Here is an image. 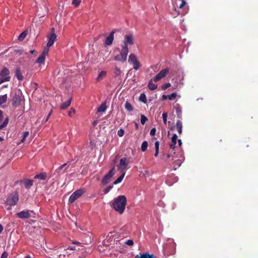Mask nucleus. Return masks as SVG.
I'll return each instance as SVG.
<instances>
[{"instance_id":"obj_1","label":"nucleus","mask_w":258,"mask_h":258,"mask_svg":"<svg viewBox=\"0 0 258 258\" xmlns=\"http://www.w3.org/2000/svg\"><path fill=\"white\" fill-rule=\"evenodd\" d=\"M126 202L127 200L124 196H119L114 200L112 207L116 211L121 214L124 211Z\"/></svg>"},{"instance_id":"obj_2","label":"nucleus","mask_w":258,"mask_h":258,"mask_svg":"<svg viewBox=\"0 0 258 258\" xmlns=\"http://www.w3.org/2000/svg\"><path fill=\"white\" fill-rule=\"evenodd\" d=\"M128 53V46H126V45H122L120 54L115 56L114 59L118 61L124 62L126 60Z\"/></svg>"},{"instance_id":"obj_3","label":"nucleus","mask_w":258,"mask_h":258,"mask_svg":"<svg viewBox=\"0 0 258 258\" xmlns=\"http://www.w3.org/2000/svg\"><path fill=\"white\" fill-rule=\"evenodd\" d=\"M19 201V195L17 192H13L10 194L5 202L7 205L13 206L17 204Z\"/></svg>"},{"instance_id":"obj_4","label":"nucleus","mask_w":258,"mask_h":258,"mask_svg":"<svg viewBox=\"0 0 258 258\" xmlns=\"http://www.w3.org/2000/svg\"><path fill=\"white\" fill-rule=\"evenodd\" d=\"M10 71L8 68L4 67L0 72V85L6 82H9L11 77Z\"/></svg>"},{"instance_id":"obj_5","label":"nucleus","mask_w":258,"mask_h":258,"mask_svg":"<svg viewBox=\"0 0 258 258\" xmlns=\"http://www.w3.org/2000/svg\"><path fill=\"white\" fill-rule=\"evenodd\" d=\"M85 192L83 188H80L73 192L70 197L69 202L70 204L73 203L77 199L81 197Z\"/></svg>"},{"instance_id":"obj_6","label":"nucleus","mask_w":258,"mask_h":258,"mask_svg":"<svg viewBox=\"0 0 258 258\" xmlns=\"http://www.w3.org/2000/svg\"><path fill=\"white\" fill-rule=\"evenodd\" d=\"M128 61L130 63L133 64V68L135 70H138L141 67L139 61L138 60L137 56L134 53L130 54Z\"/></svg>"},{"instance_id":"obj_7","label":"nucleus","mask_w":258,"mask_h":258,"mask_svg":"<svg viewBox=\"0 0 258 258\" xmlns=\"http://www.w3.org/2000/svg\"><path fill=\"white\" fill-rule=\"evenodd\" d=\"M56 35L55 34V29L54 28H52L51 29L50 34L47 36L48 42L46 48H49V47L53 44L54 42L56 39Z\"/></svg>"},{"instance_id":"obj_8","label":"nucleus","mask_w":258,"mask_h":258,"mask_svg":"<svg viewBox=\"0 0 258 258\" xmlns=\"http://www.w3.org/2000/svg\"><path fill=\"white\" fill-rule=\"evenodd\" d=\"M114 168L113 167L112 169H111L107 174H106L104 177L103 178L102 180V184L103 185H106L108 184L109 181H110V179L111 177L114 175Z\"/></svg>"},{"instance_id":"obj_9","label":"nucleus","mask_w":258,"mask_h":258,"mask_svg":"<svg viewBox=\"0 0 258 258\" xmlns=\"http://www.w3.org/2000/svg\"><path fill=\"white\" fill-rule=\"evenodd\" d=\"M169 73V69H165L161 70L157 75L153 78V81L157 82L163 78Z\"/></svg>"},{"instance_id":"obj_10","label":"nucleus","mask_w":258,"mask_h":258,"mask_svg":"<svg viewBox=\"0 0 258 258\" xmlns=\"http://www.w3.org/2000/svg\"><path fill=\"white\" fill-rule=\"evenodd\" d=\"M12 105L15 107H17L20 105L22 101V96L20 94L15 93L12 98Z\"/></svg>"},{"instance_id":"obj_11","label":"nucleus","mask_w":258,"mask_h":258,"mask_svg":"<svg viewBox=\"0 0 258 258\" xmlns=\"http://www.w3.org/2000/svg\"><path fill=\"white\" fill-rule=\"evenodd\" d=\"M49 48H44L42 52L38 57L36 62L40 64L43 63L45 60L46 55L48 53Z\"/></svg>"},{"instance_id":"obj_12","label":"nucleus","mask_w":258,"mask_h":258,"mask_svg":"<svg viewBox=\"0 0 258 258\" xmlns=\"http://www.w3.org/2000/svg\"><path fill=\"white\" fill-rule=\"evenodd\" d=\"M127 165V159L126 158H122L120 159L119 164L117 166L118 169L122 172H125Z\"/></svg>"},{"instance_id":"obj_13","label":"nucleus","mask_w":258,"mask_h":258,"mask_svg":"<svg viewBox=\"0 0 258 258\" xmlns=\"http://www.w3.org/2000/svg\"><path fill=\"white\" fill-rule=\"evenodd\" d=\"M16 215L18 218L21 219H28L31 217V214L29 210H23L17 213Z\"/></svg>"},{"instance_id":"obj_14","label":"nucleus","mask_w":258,"mask_h":258,"mask_svg":"<svg viewBox=\"0 0 258 258\" xmlns=\"http://www.w3.org/2000/svg\"><path fill=\"white\" fill-rule=\"evenodd\" d=\"M134 44V37L132 34L125 35L124 36V44L123 45L127 46V45Z\"/></svg>"},{"instance_id":"obj_15","label":"nucleus","mask_w":258,"mask_h":258,"mask_svg":"<svg viewBox=\"0 0 258 258\" xmlns=\"http://www.w3.org/2000/svg\"><path fill=\"white\" fill-rule=\"evenodd\" d=\"M114 33L115 31L114 30L112 31L109 36L106 38L105 40V44L106 45H110L112 44L114 39Z\"/></svg>"},{"instance_id":"obj_16","label":"nucleus","mask_w":258,"mask_h":258,"mask_svg":"<svg viewBox=\"0 0 258 258\" xmlns=\"http://www.w3.org/2000/svg\"><path fill=\"white\" fill-rule=\"evenodd\" d=\"M177 139V136L176 134H174L171 138V143L170 144V148L174 149L175 147Z\"/></svg>"},{"instance_id":"obj_17","label":"nucleus","mask_w":258,"mask_h":258,"mask_svg":"<svg viewBox=\"0 0 258 258\" xmlns=\"http://www.w3.org/2000/svg\"><path fill=\"white\" fill-rule=\"evenodd\" d=\"M15 76L19 81H22L24 77L21 72L20 68H17L15 71Z\"/></svg>"},{"instance_id":"obj_18","label":"nucleus","mask_w":258,"mask_h":258,"mask_svg":"<svg viewBox=\"0 0 258 258\" xmlns=\"http://www.w3.org/2000/svg\"><path fill=\"white\" fill-rule=\"evenodd\" d=\"M153 81H153V78L151 79L149 81V83H148V85L149 89L150 90H152V91L155 90L157 88V85L156 84H154L153 83Z\"/></svg>"},{"instance_id":"obj_19","label":"nucleus","mask_w":258,"mask_h":258,"mask_svg":"<svg viewBox=\"0 0 258 258\" xmlns=\"http://www.w3.org/2000/svg\"><path fill=\"white\" fill-rule=\"evenodd\" d=\"M176 127L179 135L182 133V123L180 120H177L176 123Z\"/></svg>"},{"instance_id":"obj_20","label":"nucleus","mask_w":258,"mask_h":258,"mask_svg":"<svg viewBox=\"0 0 258 258\" xmlns=\"http://www.w3.org/2000/svg\"><path fill=\"white\" fill-rule=\"evenodd\" d=\"M47 174L45 172H41L34 176L35 179H38L40 180H45L46 178Z\"/></svg>"},{"instance_id":"obj_21","label":"nucleus","mask_w":258,"mask_h":258,"mask_svg":"<svg viewBox=\"0 0 258 258\" xmlns=\"http://www.w3.org/2000/svg\"><path fill=\"white\" fill-rule=\"evenodd\" d=\"M72 98H69L66 102L63 103L60 106V109H64L68 108L71 104Z\"/></svg>"},{"instance_id":"obj_22","label":"nucleus","mask_w":258,"mask_h":258,"mask_svg":"<svg viewBox=\"0 0 258 258\" xmlns=\"http://www.w3.org/2000/svg\"><path fill=\"white\" fill-rule=\"evenodd\" d=\"M33 183V180L31 179H27L24 181V185L25 187L29 189Z\"/></svg>"},{"instance_id":"obj_23","label":"nucleus","mask_w":258,"mask_h":258,"mask_svg":"<svg viewBox=\"0 0 258 258\" xmlns=\"http://www.w3.org/2000/svg\"><path fill=\"white\" fill-rule=\"evenodd\" d=\"M107 107L105 103L101 104L97 109L98 112H104L106 110Z\"/></svg>"},{"instance_id":"obj_24","label":"nucleus","mask_w":258,"mask_h":258,"mask_svg":"<svg viewBox=\"0 0 258 258\" xmlns=\"http://www.w3.org/2000/svg\"><path fill=\"white\" fill-rule=\"evenodd\" d=\"M125 172H122V174L119 176L114 182H113V184H117L120 182H121V181L122 180L123 177H124V175H125Z\"/></svg>"},{"instance_id":"obj_25","label":"nucleus","mask_w":258,"mask_h":258,"mask_svg":"<svg viewBox=\"0 0 258 258\" xmlns=\"http://www.w3.org/2000/svg\"><path fill=\"white\" fill-rule=\"evenodd\" d=\"M106 75V72L105 71H101L99 74L98 75V77L96 78V81L98 82L100 81L104 77H105Z\"/></svg>"},{"instance_id":"obj_26","label":"nucleus","mask_w":258,"mask_h":258,"mask_svg":"<svg viewBox=\"0 0 258 258\" xmlns=\"http://www.w3.org/2000/svg\"><path fill=\"white\" fill-rule=\"evenodd\" d=\"M125 109L128 111H133L134 110V108L131 105V104L128 101H126L124 105Z\"/></svg>"},{"instance_id":"obj_27","label":"nucleus","mask_w":258,"mask_h":258,"mask_svg":"<svg viewBox=\"0 0 258 258\" xmlns=\"http://www.w3.org/2000/svg\"><path fill=\"white\" fill-rule=\"evenodd\" d=\"M148 146V143L147 141H144L142 143V145H141V151L142 152L146 151L147 150Z\"/></svg>"},{"instance_id":"obj_28","label":"nucleus","mask_w":258,"mask_h":258,"mask_svg":"<svg viewBox=\"0 0 258 258\" xmlns=\"http://www.w3.org/2000/svg\"><path fill=\"white\" fill-rule=\"evenodd\" d=\"M121 74V71L120 70V69L119 68L117 67L116 66H115L114 72V74L115 75V77H118V76H120Z\"/></svg>"},{"instance_id":"obj_29","label":"nucleus","mask_w":258,"mask_h":258,"mask_svg":"<svg viewBox=\"0 0 258 258\" xmlns=\"http://www.w3.org/2000/svg\"><path fill=\"white\" fill-rule=\"evenodd\" d=\"M67 165V163H64L63 164L60 166L55 170V173L60 174L62 169Z\"/></svg>"},{"instance_id":"obj_30","label":"nucleus","mask_w":258,"mask_h":258,"mask_svg":"<svg viewBox=\"0 0 258 258\" xmlns=\"http://www.w3.org/2000/svg\"><path fill=\"white\" fill-rule=\"evenodd\" d=\"M139 100L144 103H147L146 96L144 93L141 94L139 97Z\"/></svg>"},{"instance_id":"obj_31","label":"nucleus","mask_w":258,"mask_h":258,"mask_svg":"<svg viewBox=\"0 0 258 258\" xmlns=\"http://www.w3.org/2000/svg\"><path fill=\"white\" fill-rule=\"evenodd\" d=\"M7 95L5 94L0 96V105L5 103L7 100Z\"/></svg>"},{"instance_id":"obj_32","label":"nucleus","mask_w":258,"mask_h":258,"mask_svg":"<svg viewBox=\"0 0 258 258\" xmlns=\"http://www.w3.org/2000/svg\"><path fill=\"white\" fill-rule=\"evenodd\" d=\"M155 153L154 156L157 157L159 153V142L158 141H156L155 143Z\"/></svg>"},{"instance_id":"obj_33","label":"nucleus","mask_w":258,"mask_h":258,"mask_svg":"<svg viewBox=\"0 0 258 258\" xmlns=\"http://www.w3.org/2000/svg\"><path fill=\"white\" fill-rule=\"evenodd\" d=\"M27 34V31H24V32L21 33L20 34V35L19 36L18 39L20 41H22L26 37Z\"/></svg>"},{"instance_id":"obj_34","label":"nucleus","mask_w":258,"mask_h":258,"mask_svg":"<svg viewBox=\"0 0 258 258\" xmlns=\"http://www.w3.org/2000/svg\"><path fill=\"white\" fill-rule=\"evenodd\" d=\"M9 119L8 117L5 118L3 123H2L1 124H0V130H2V128H4L8 125V122H9Z\"/></svg>"},{"instance_id":"obj_35","label":"nucleus","mask_w":258,"mask_h":258,"mask_svg":"<svg viewBox=\"0 0 258 258\" xmlns=\"http://www.w3.org/2000/svg\"><path fill=\"white\" fill-rule=\"evenodd\" d=\"M29 135V133L28 131L25 132L23 133V138L21 139V142L24 143L26 140V139L28 137Z\"/></svg>"},{"instance_id":"obj_36","label":"nucleus","mask_w":258,"mask_h":258,"mask_svg":"<svg viewBox=\"0 0 258 258\" xmlns=\"http://www.w3.org/2000/svg\"><path fill=\"white\" fill-rule=\"evenodd\" d=\"M69 254L68 253V251H67V249H64L63 251V253L61 254H59L58 255L59 257H60V258H67V255H68Z\"/></svg>"},{"instance_id":"obj_37","label":"nucleus","mask_w":258,"mask_h":258,"mask_svg":"<svg viewBox=\"0 0 258 258\" xmlns=\"http://www.w3.org/2000/svg\"><path fill=\"white\" fill-rule=\"evenodd\" d=\"M147 120H148V118L146 116H145L144 115L142 114L141 116V124L144 125Z\"/></svg>"},{"instance_id":"obj_38","label":"nucleus","mask_w":258,"mask_h":258,"mask_svg":"<svg viewBox=\"0 0 258 258\" xmlns=\"http://www.w3.org/2000/svg\"><path fill=\"white\" fill-rule=\"evenodd\" d=\"M81 2V0H73L72 4L75 7H78Z\"/></svg>"},{"instance_id":"obj_39","label":"nucleus","mask_w":258,"mask_h":258,"mask_svg":"<svg viewBox=\"0 0 258 258\" xmlns=\"http://www.w3.org/2000/svg\"><path fill=\"white\" fill-rule=\"evenodd\" d=\"M162 117H163V122L165 124H166L167 123V112H163L162 114Z\"/></svg>"},{"instance_id":"obj_40","label":"nucleus","mask_w":258,"mask_h":258,"mask_svg":"<svg viewBox=\"0 0 258 258\" xmlns=\"http://www.w3.org/2000/svg\"><path fill=\"white\" fill-rule=\"evenodd\" d=\"M140 258H154L153 254H149L147 253H144L142 254Z\"/></svg>"},{"instance_id":"obj_41","label":"nucleus","mask_w":258,"mask_h":258,"mask_svg":"<svg viewBox=\"0 0 258 258\" xmlns=\"http://www.w3.org/2000/svg\"><path fill=\"white\" fill-rule=\"evenodd\" d=\"M177 96V94L175 93H173L170 95H168V98L170 100H172L174 99Z\"/></svg>"},{"instance_id":"obj_42","label":"nucleus","mask_w":258,"mask_h":258,"mask_svg":"<svg viewBox=\"0 0 258 258\" xmlns=\"http://www.w3.org/2000/svg\"><path fill=\"white\" fill-rule=\"evenodd\" d=\"M124 134V131L123 129L120 128L117 131V135L119 137H122Z\"/></svg>"},{"instance_id":"obj_43","label":"nucleus","mask_w":258,"mask_h":258,"mask_svg":"<svg viewBox=\"0 0 258 258\" xmlns=\"http://www.w3.org/2000/svg\"><path fill=\"white\" fill-rule=\"evenodd\" d=\"M170 86H171L170 83H166V84H163L162 86V89L163 90H166V89H167L168 88H169Z\"/></svg>"},{"instance_id":"obj_44","label":"nucleus","mask_w":258,"mask_h":258,"mask_svg":"<svg viewBox=\"0 0 258 258\" xmlns=\"http://www.w3.org/2000/svg\"><path fill=\"white\" fill-rule=\"evenodd\" d=\"M156 129L155 127L152 128L150 131V134L151 136H153L155 135Z\"/></svg>"},{"instance_id":"obj_45","label":"nucleus","mask_w":258,"mask_h":258,"mask_svg":"<svg viewBox=\"0 0 258 258\" xmlns=\"http://www.w3.org/2000/svg\"><path fill=\"white\" fill-rule=\"evenodd\" d=\"M174 164L177 165V167H174V170H176L177 167H179L181 165V163L178 160H176L175 161Z\"/></svg>"},{"instance_id":"obj_46","label":"nucleus","mask_w":258,"mask_h":258,"mask_svg":"<svg viewBox=\"0 0 258 258\" xmlns=\"http://www.w3.org/2000/svg\"><path fill=\"white\" fill-rule=\"evenodd\" d=\"M8 252H6V251H4V252L2 253V255H1V258H7V257H8Z\"/></svg>"},{"instance_id":"obj_47","label":"nucleus","mask_w":258,"mask_h":258,"mask_svg":"<svg viewBox=\"0 0 258 258\" xmlns=\"http://www.w3.org/2000/svg\"><path fill=\"white\" fill-rule=\"evenodd\" d=\"M75 112H76L75 109L72 108H71V110L68 112V115L69 116H72V113H75Z\"/></svg>"},{"instance_id":"obj_48","label":"nucleus","mask_w":258,"mask_h":258,"mask_svg":"<svg viewBox=\"0 0 258 258\" xmlns=\"http://www.w3.org/2000/svg\"><path fill=\"white\" fill-rule=\"evenodd\" d=\"M177 117L179 118L181 117V109H177L176 110Z\"/></svg>"},{"instance_id":"obj_49","label":"nucleus","mask_w":258,"mask_h":258,"mask_svg":"<svg viewBox=\"0 0 258 258\" xmlns=\"http://www.w3.org/2000/svg\"><path fill=\"white\" fill-rule=\"evenodd\" d=\"M112 188V186H109L104 189V192L105 194L108 192L109 190Z\"/></svg>"},{"instance_id":"obj_50","label":"nucleus","mask_w":258,"mask_h":258,"mask_svg":"<svg viewBox=\"0 0 258 258\" xmlns=\"http://www.w3.org/2000/svg\"><path fill=\"white\" fill-rule=\"evenodd\" d=\"M126 244L128 245H132L134 244V242L132 240H128L126 241Z\"/></svg>"},{"instance_id":"obj_51","label":"nucleus","mask_w":258,"mask_h":258,"mask_svg":"<svg viewBox=\"0 0 258 258\" xmlns=\"http://www.w3.org/2000/svg\"><path fill=\"white\" fill-rule=\"evenodd\" d=\"M186 4V2L184 0H182L181 4L180 5L179 8L180 9L182 8Z\"/></svg>"},{"instance_id":"obj_52","label":"nucleus","mask_w":258,"mask_h":258,"mask_svg":"<svg viewBox=\"0 0 258 258\" xmlns=\"http://www.w3.org/2000/svg\"><path fill=\"white\" fill-rule=\"evenodd\" d=\"M168 98V96L165 95H163L162 96V100H165Z\"/></svg>"},{"instance_id":"obj_53","label":"nucleus","mask_w":258,"mask_h":258,"mask_svg":"<svg viewBox=\"0 0 258 258\" xmlns=\"http://www.w3.org/2000/svg\"><path fill=\"white\" fill-rule=\"evenodd\" d=\"M51 112H52V110H51V111L49 112V113L47 115V118H46L45 121H47L48 120L49 117L50 116V115L51 114Z\"/></svg>"},{"instance_id":"obj_54","label":"nucleus","mask_w":258,"mask_h":258,"mask_svg":"<svg viewBox=\"0 0 258 258\" xmlns=\"http://www.w3.org/2000/svg\"><path fill=\"white\" fill-rule=\"evenodd\" d=\"M101 36H105V34H101V35H99L98 37H97L95 38V39H96V40H98V39H99V37H101Z\"/></svg>"},{"instance_id":"obj_55","label":"nucleus","mask_w":258,"mask_h":258,"mask_svg":"<svg viewBox=\"0 0 258 258\" xmlns=\"http://www.w3.org/2000/svg\"><path fill=\"white\" fill-rule=\"evenodd\" d=\"M178 145L179 146H181V145L182 144L181 140H178Z\"/></svg>"},{"instance_id":"obj_56","label":"nucleus","mask_w":258,"mask_h":258,"mask_svg":"<svg viewBox=\"0 0 258 258\" xmlns=\"http://www.w3.org/2000/svg\"><path fill=\"white\" fill-rule=\"evenodd\" d=\"M3 227L1 224H0V233L3 231Z\"/></svg>"},{"instance_id":"obj_57","label":"nucleus","mask_w":258,"mask_h":258,"mask_svg":"<svg viewBox=\"0 0 258 258\" xmlns=\"http://www.w3.org/2000/svg\"><path fill=\"white\" fill-rule=\"evenodd\" d=\"M0 117H3V111L0 109Z\"/></svg>"},{"instance_id":"obj_58","label":"nucleus","mask_w":258,"mask_h":258,"mask_svg":"<svg viewBox=\"0 0 258 258\" xmlns=\"http://www.w3.org/2000/svg\"><path fill=\"white\" fill-rule=\"evenodd\" d=\"M135 126H136V128L137 129H138V127H139V124H138V123H136V124H135Z\"/></svg>"},{"instance_id":"obj_59","label":"nucleus","mask_w":258,"mask_h":258,"mask_svg":"<svg viewBox=\"0 0 258 258\" xmlns=\"http://www.w3.org/2000/svg\"><path fill=\"white\" fill-rule=\"evenodd\" d=\"M68 167H67L64 169V170H63V171L62 172V173H64V172H66V171H67V169H68Z\"/></svg>"},{"instance_id":"obj_60","label":"nucleus","mask_w":258,"mask_h":258,"mask_svg":"<svg viewBox=\"0 0 258 258\" xmlns=\"http://www.w3.org/2000/svg\"><path fill=\"white\" fill-rule=\"evenodd\" d=\"M25 258H32L30 255H27Z\"/></svg>"},{"instance_id":"obj_61","label":"nucleus","mask_w":258,"mask_h":258,"mask_svg":"<svg viewBox=\"0 0 258 258\" xmlns=\"http://www.w3.org/2000/svg\"><path fill=\"white\" fill-rule=\"evenodd\" d=\"M68 249H70L71 250H74L75 248L74 247H69L68 248Z\"/></svg>"},{"instance_id":"obj_62","label":"nucleus","mask_w":258,"mask_h":258,"mask_svg":"<svg viewBox=\"0 0 258 258\" xmlns=\"http://www.w3.org/2000/svg\"><path fill=\"white\" fill-rule=\"evenodd\" d=\"M35 50H32L30 51V53L31 54H33Z\"/></svg>"},{"instance_id":"obj_63","label":"nucleus","mask_w":258,"mask_h":258,"mask_svg":"<svg viewBox=\"0 0 258 258\" xmlns=\"http://www.w3.org/2000/svg\"><path fill=\"white\" fill-rule=\"evenodd\" d=\"M73 243L76 244H80V242H74Z\"/></svg>"},{"instance_id":"obj_64","label":"nucleus","mask_w":258,"mask_h":258,"mask_svg":"<svg viewBox=\"0 0 258 258\" xmlns=\"http://www.w3.org/2000/svg\"><path fill=\"white\" fill-rule=\"evenodd\" d=\"M170 154H168V155H167V158H170Z\"/></svg>"}]
</instances>
